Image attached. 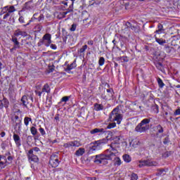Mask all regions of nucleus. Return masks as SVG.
Masks as SVG:
<instances>
[{"label":"nucleus","mask_w":180,"mask_h":180,"mask_svg":"<svg viewBox=\"0 0 180 180\" xmlns=\"http://www.w3.org/2000/svg\"><path fill=\"white\" fill-rule=\"evenodd\" d=\"M117 150L115 149L113 144L109 146V148L105 151V154L96 155L95 156L94 162L96 164H103V165H107L108 164V160H113L114 157H116Z\"/></svg>","instance_id":"f257e3e1"},{"label":"nucleus","mask_w":180,"mask_h":180,"mask_svg":"<svg viewBox=\"0 0 180 180\" xmlns=\"http://www.w3.org/2000/svg\"><path fill=\"white\" fill-rule=\"evenodd\" d=\"M150 119H143L137 126L135 127V131L136 133H146L147 130L150 129Z\"/></svg>","instance_id":"f03ea898"},{"label":"nucleus","mask_w":180,"mask_h":180,"mask_svg":"<svg viewBox=\"0 0 180 180\" xmlns=\"http://www.w3.org/2000/svg\"><path fill=\"white\" fill-rule=\"evenodd\" d=\"M109 119L110 122H117V124H120V123H122L123 117L122 116V114H120V111H119V108H116L114 110H112Z\"/></svg>","instance_id":"7ed1b4c3"},{"label":"nucleus","mask_w":180,"mask_h":180,"mask_svg":"<svg viewBox=\"0 0 180 180\" xmlns=\"http://www.w3.org/2000/svg\"><path fill=\"white\" fill-rule=\"evenodd\" d=\"M0 15H4L3 19L6 20L7 18L11 16V13H13V12H16V8H15L14 6H6L1 8Z\"/></svg>","instance_id":"20e7f679"},{"label":"nucleus","mask_w":180,"mask_h":180,"mask_svg":"<svg viewBox=\"0 0 180 180\" xmlns=\"http://www.w3.org/2000/svg\"><path fill=\"white\" fill-rule=\"evenodd\" d=\"M49 164L52 168H57L60 164L58 156L56 154L51 155L50 157Z\"/></svg>","instance_id":"39448f33"},{"label":"nucleus","mask_w":180,"mask_h":180,"mask_svg":"<svg viewBox=\"0 0 180 180\" xmlns=\"http://www.w3.org/2000/svg\"><path fill=\"white\" fill-rule=\"evenodd\" d=\"M41 43H42V44H44L46 47H49L50 44H51V34H49V33L45 34L41 40Z\"/></svg>","instance_id":"423d86ee"},{"label":"nucleus","mask_w":180,"mask_h":180,"mask_svg":"<svg viewBox=\"0 0 180 180\" xmlns=\"http://www.w3.org/2000/svg\"><path fill=\"white\" fill-rule=\"evenodd\" d=\"M29 162H37L39 161V157L36 153H33V150H30L27 154Z\"/></svg>","instance_id":"0eeeda50"},{"label":"nucleus","mask_w":180,"mask_h":180,"mask_svg":"<svg viewBox=\"0 0 180 180\" xmlns=\"http://www.w3.org/2000/svg\"><path fill=\"white\" fill-rule=\"evenodd\" d=\"M140 164L139 165V167H155L157 165V162L153 161V160H142L139 162Z\"/></svg>","instance_id":"6e6552de"},{"label":"nucleus","mask_w":180,"mask_h":180,"mask_svg":"<svg viewBox=\"0 0 180 180\" xmlns=\"http://www.w3.org/2000/svg\"><path fill=\"white\" fill-rule=\"evenodd\" d=\"M81 141H72L63 144L65 148H70V147H81Z\"/></svg>","instance_id":"1a4fd4ad"},{"label":"nucleus","mask_w":180,"mask_h":180,"mask_svg":"<svg viewBox=\"0 0 180 180\" xmlns=\"http://www.w3.org/2000/svg\"><path fill=\"white\" fill-rule=\"evenodd\" d=\"M4 108H6V109L9 108V101L6 98L0 100V109H3Z\"/></svg>","instance_id":"9d476101"},{"label":"nucleus","mask_w":180,"mask_h":180,"mask_svg":"<svg viewBox=\"0 0 180 180\" xmlns=\"http://www.w3.org/2000/svg\"><path fill=\"white\" fill-rule=\"evenodd\" d=\"M105 131H106L103 128H95L90 131V134H103V133H105Z\"/></svg>","instance_id":"9b49d317"},{"label":"nucleus","mask_w":180,"mask_h":180,"mask_svg":"<svg viewBox=\"0 0 180 180\" xmlns=\"http://www.w3.org/2000/svg\"><path fill=\"white\" fill-rule=\"evenodd\" d=\"M108 141H109L108 139H103L96 141L95 142V144L96 146H97V147H100V146H103V144H106Z\"/></svg>","instance_id":"f8f14e48"},{"label":"nucleus","mask_w":180,"mask_h":180,"mask_svg":"<svg viewBox=\"0 0 180 180\" xmlns=\"http://www.w3.org/2000/svg\"><path fill=\"white\" fill-rule=\"evenodd\" d=\"M13 139L16 144V146H18V147L20 146V137L19 136V135L16 134H13Z\"/></svg>","instance_id":"ddd939ff"},{"label":"nucleus","mask_w":180,"mask_h":180,"mask_svg":"<svg viewBox=\"0 0 180 180\" xmlns=\"http://www.w3.org/2000/svg\"><path fill=\"white\" fill-rule=\"evenodd\" d=\"M84 154H85V148H79L75 153V155H77V157H81L82 155H84Z\"/></svg>","instance_id":"4468645a"},{"label":"nucleus","mask_w":180,"mask_h":180,"mask_svg":"<svg viewBox=\"0 0 180 180\" xmlns=\"http://www.w3.org/2000/svg\"><path fill=\"white\" fill-rule=\"evenodd\" d=\"M15 35L17 37L18 36H23L24 37H26V36H27V32H26L25 31H22V30H20V29H18L15 32Z\"/></svg>","instance_id":"2eb2a0df"},{"label":"nucleus","mask_w":180,"mask_h":180,"mask_svg":"<svg viewBox=\"0 0 180 180\" xmlns=\"http://www.w3.org/2000/svg\"><path fill=\"white\" fill-rule=\"evenodd\" d=\"M21 101L22 103L23 106H25V108H27V105H29V103H30L29 98L26 96H23L22 97Z\"/></svg>","instance_id":"dca6fc26"},{"label":"nucleus","mask_w":180,"mask_h":180,"mask_svg":"<svg viewBox=\"0 0 180 180\" xmlns=\"http://www.w3.org/2000/svg\"><path fill=\"white\" fill-rule=\"evenodd\" d=\"M155 41L158 43L160 46H164L165 43H167V41L162 38H158L157 35L154 36Z\"/></svg>","instance_id":"f3484780"},{"label":"nucleus","mask_w":180,"mask_h":180,"mask_svg":"<svg viewBox=\"0 0 180 180\" xmlns=\"http://www.w3.org/2000/svg\"><path fill=\"white\" fill-rule=\"evenodd\" d=\"M77 68V63L75 61L72 62L70 65H68L65 71H71L74 68Z\"/></svg>","instance_id":"a211bd4d"},{"label":"nucleus","mask_w":180,"mask_h":180,"mask_svg":"<svg viewBox=\"0 0 180 180\" xmlns=\"http://www.w3.org/2000/svg\"><path fill=\"white\" fill-rule=\"evenodd\" d=\"M6 167V159L0 155V168H5Z\"/></svg>","instance_id":"6ab92c4d"},{"label":"nucleus","mask_w":180,"mask_h":180,"mask_svg":"<svg viewBox=\"0 0 180 180\" xmlns=\"http://www.w3.org/2000/svg\"><path fill=\"white\" fill-rule=\"evenodd\" d=\"M155 33H157L158 34H161V33H164V26H162V24L158 25V30L155 32Z\"/></svg>","instance_id":"aec40b11"},{"label":"nucleus","mask_w":180,"mask_h":180,"mask_svg":"<svg viewBox=\"0 0 180 180\" xmlns=\"http://www.w3.org/2000/svg\"><path fill=\"white\" fill-rule=\"evenodd\" d=\"M114 165L115 167H119V166L122 165V160H120V158L115 157L114 158Z\"/></svg>","instance_id":"412c9836"},{"label":"nucleus","mask_w":180,"mask_h":180,"mask_svg":"<svg viewBox=\"0 0 180 180\" xmlns=\"http://www.w3.org/2000/svg\"><path fill=\"white\" fill-rule=\"evenodd\" d=\"M11 40H12L13 43H14V47L20 49V43H19V41H18V38L13 37Z\"/></svg>","instance_id":"4be33fe9"},{"label":"nucleus","mask_w":180,"mask_h":180,"mask_svg":"<svg viewBox=\"0 0 180 180\" xmlns=\"http://www.w3.org/2000/svg\"><path fill=\"white\" fill-rule=\"evenodd\" d=\"M94 109H95L97 112H99V110H103V105H102V104H98V103H95V104H94Z\"/></svg>","instance_id":"5701e85b"},{"label":"nucleus","mask_w":180,"mask_h":180,"mask_svg":"<svg viewBox=\"0 0 180 180\" xmlns=\"http://www.w3.org/2000/svg\"><path fill=\"white\" fill-rule=\"evenodd\" d=\"M122 158H123L124 162H131V157H130L128 154L123 155Z\"/></svg>","instance_id":"b1692460"},{"label":"nucleus","mask_w":180,"mask_h":180,"mask_svg":"<svg viewBox=\"0 0 180 180\" xmlns=\"http://www.w3.org/2000/svg\"><path fill=\"white\" fill-rule=\"evenodd\" d=\"M42 94H44V92H46V94H49L50 92V86H49V84H44V86H43L42 89H41Z\"/></svg>","instance_id":"393cba45"},{"label":"nucleus","mask_w":180,"mask_h":180,"mask_svg":"<svg viewBox=\"0 0 180 180\" xmlns=\"http://www.w3.org/2000/svg\"><path fill=\"white\" fill-rule=\"evenodd\" d=\"M30 122H32V119L29 117H25L24 118V124L27 127V126H29V123H30Z\"/></svg>","instance_id":"a878e982"},{"label":"nucleus","mask_w":180,"mask_h":180,"mask_svg":"<svg viewBox=\"0 0 180 180\" xmlns=\"http://www.w3.org/2000/svg\"><path fill=\"white\" fill-rule=\"evenodd\" d=\"M30 132L32 134V136H37V134L38 133L37 132V129H36V127H32L30 128Z\"/></svg>","instance_id":"bb28decb"},{"label":"nucleus","mask_w":180,"mask_h":180,"mask_svg":"<svg viewBox=\"0 0 180 180\" xmlns=\"http://www.w3.org/2000/svg\"><path fill=\"white\" fill-rule=\"evenodd\" d=\"M155 65L158 70H159L160 71H164V66L162 65V63H157Z\"/></svg>","instance_id":"cd10ccee"},{"label":"nucleus","mask_w":180,"mask_h":180,"mask_svg":"<svg viewBox=\"0 0 180 180\" xmlns=\"http://www.w3.org/2000/svg\"><path fill=\"white\" fill-rule=\"evenodd\" d=\"M73 11H74V7H72L71 6H70L67 11H65L63 13V16H65V15H68V13H70V12H72Z\"/></svg>","instance_id":"c85d7f7f"},{"label":"nucleus","mask_w":180,"mask_h":180,"mask_svg":"<svg viewBox=\"0 0 180 180\" xmlns=\"http://www.w3.org/2000/svg\"><path fill=\"white\" fill-rule=\"evenodd\" d=\"M156 130H157L158 133H164V129L160 124L156 126Z\"/></svg>","instance_id":"c756f323"},{"label":"nucleus","mask_w":180,"mask_h":180,"mask_svg":"<svg viewBox=\"0 0 180 180\" xmlns=\"http://www.w3.org/2000/svg\"><path fill=\"white\" fill-rule=\"evenodd\" d=\"M158 83L160 86V88H164V86L165 85L164 82H162V79L161 78H158Z\"/></svg>","instance_id":"7c9ffc66"},{"label":"nucleus","mask_w":180,"mask_h":180,"mask_svg":"<svg viewBox=\"0 0 180 180\" xmlns=\"http://www.w3.org/2000/svg\"><path fill=\"white\" fill-rule=\"evenodd\" d=\"M157 175L158 176H161V175H165V170L164 169H159L158 173H157Z\"/></svg>","instance_id":"2f4dec72"},{"label":"nucleus","mask_w":180,"mask_h":180,"mask_svg":"<svg viewBox=\"0 0 180 180\" xmlns=\"http://www.w3.org/2000/svg\"><path fill=\"white\" fill-rule=\"evenodd\" d=\"M117 60H122L124 63H127L129 61V58L127 56H122L117 58Z\"/></svg>","instance_id":"473e14b6"},{"label":"nucleus","mask_w":180,"mask_h":180,"mask_svg":"<svg viewBox=\"0 0 180 180\" xmlns=\"http://www.w3.org/2000/svg\"><path fill=\"white\" fill-rule=\"evenodd\" d=\"M98 64L101 66L103 65V64H105V58L101 57L98 60Z\"/></svg>","instance_id":"72a5a7b5"},{"label":"nucleus","mask_w":180,"mask_h":180,"mask_svg":"<svg viewBox=\"0 0 180 180\" xmlns=\"http://www.w3.org/2000/svg\"><path fill=\"white\" fill-rule=\"evenodd\" d=\"M86 49H88V46L87 45H84L83 46L79 51V52L80 53H85V50H86Z\"/></svg>","instance_id":"f704fd0d"},{"label":"nucleus","mask_w":180,"mask_h":180,"mask_svg":"<svg viewBox=\"0 0 180 180\" xmlns=\"http://www.w3.org/2000/svg\"><path fill=\"white\" fill-rule=\"evenodd\" d=\"M172 153L171 152H165V153L162 154V157L164 158H168L169 155H171Z\"/></svg>","instance_id":"c9c22d12"},{"label":"nucleus","mask_w":180,"mask_h":180,"mask_svg":"<svg viewBox=\"0 0 180 180\" xmlns=\"http://www.w3.org/2000/svg\"><path fill=\"white\" fill-rule=\"evenodd\" d=\"M70 101V97L64 96L61 98V102H68Z\"/></svg>","instance_id":"e433bc0d"},{"label":"nucleus","mask_w":180,"mask_h":180,"mask_svg":"<svg viewBox=\"0 0 180 180\" xmlns=\"http://www.w3.org/2000/svg\"><path fill=\"white\" fill-rule=\"evenodd\" d=\"M113 127H116V123L115 122L110 123L108 126V129H113Z\"/></svg>","instance_id":"4c0bfd02"},{"label":"nucleus","mask_w":180,"mask_h":180,"mask_svg":"<svg viewBox=\"0 0 180 180\" xmlns=\"http://www.w3.org/2000/svg\"><path fill=\"white\" fill-rule=\"evenodd\" d=\"M39 131L41 133V136H45L46 131H44V129H43L42 127H40L39 129Z\"/></svg>","instance_id":"58836bf2"},{"label":"nucleus","mask_w":180,"mask_h":180,"mask_svg":"<svg viewBox=\"0 0 180 180\" xmlns=\"http://www.w3.org/2000/svg\"><path fill=\"white\" fill-rule=\"evenodd\" d=\"M137 174L133 173L131 176V180H137L138 179Z\"/></svg>","instance_id":"ea45409f"},{"label":"nucleus","mask_w":180,"mask_h":180,"mask_svg":"<svg viewBox=\"0 0 180 180\" xmlns=\"http://www.w3.org/2000/svg\"><path fill=\"white\" fill-rule=\"evenodd\" d=\"M174 116H179L180 115V108L176 109L175 112H174Z\"/></svg>","instance_id":"a19ab883"},{"label":"nucleus","mask_w":180,"mask_h":180,"mask_svg":"<svg viewBox=\"0 0 180 180\" xmlns=\"http://www.w3.org/2000/svg\"><path fill=\"white\" fill-rule=\"evenodd\" d=\"M76 29H77V25L76 24H72V27L70 28V31L71 32H75Z\"/></svg>","instance_id":"79ce46f5"},{"label":"nucleus","mask_w":180,"mask_h":180,"mask_svg":"<svg viewBox=\"0 0 180 180\" xmlns=\"http://www.w3.org/2000/svg\"><path fill=\"white\" fill-rule=\"evenodd\" d=\"M20 23H25V18L23 16L20 15L18 19Z\"/></svg>","instance_id":"37998d69"},{"label":"nucleus","mask_w":180,"mask_h":180,"mask_svg":"<svg viewBox=\"0 0 180 180\" xmlns=\"http://www.w3.org/2000/svg\"><path fill=\"white\" fill-rule=\"evenodd\" d=\"M39 22H41V20H44V15L43 14H41L38 18Z\"/></svg>","instance_id":"c03bdc74"},{"label":"nucleus","mask_w":180,"mask_h":180,"mask_svg":"<svg viewBox=\"0 0 180 180\" xmlns=\"http://www.w3.org/2000/svg\"><path fill=\"white\" fill-rule=\"evenodd\" d=\"M169 143V138L166 137L163 141V144H168Z\"/></svg>","instance_id":"a18cd8bd"},{"label":"nucleus","mask_w":180,"mask_h":180,"mask_svg":"<svg viewBox=\"0 0 180 180\" xmlns=\"http://www.w3.org/2000/svg\"><path fill=\"white\" fill-rule=\"evenodd\" d=\"M30 150H33V153H39V151H40V148H37V147H35L32 149H30Z\"/></svg>","instance_id":"49530a36"},{"label":"nucleus","mask_w":180,"mask_h":180,"mask_svg":"<svg viewBox=\"0 0 180 180\" xmlns=\"http://www.w3.org/2000/svg\"><path fill=\"white\" fill-rule=\"evenodd\" d=\"M49 46H51V49L53 50H56L57 49V46L56 44H51Z\"/></svg>","instance_id":"de8ad7c7"},{"label":"nucleus","mask_w":180,"mask_h":180,"mask_svg":"<svg viewBox=\"0 0 180 180\" xmlns=\"http://www.w3.org/2000/svg\"><path fill=\"white\" fill-rule=\"evenodd\" d=\"M35 94L36 95H38V96H39V98L41 96V94H43L42 91H35Z\"/></svg>","instance_id":"09e8293b"},{"label":"nucleus","mask_w":180,"mask_h":180,"mask_svg":"<svg viewBox=\"0 0 180 180\" xmlns=\"http://www.w3.org/2000/svg\"><path fill=\"white\" fill-rule=\"evenodd\" d=\"M13 120L14 122H18V120H19V116L15 115L14 117H13Z\"/></svg>","instance_id":"8fccbe9b"},{"label":"nucleus","mask_w":180,"mask_h":180,"mask_svg":"<svg viewBox=\"0 0 180 180\" xmlns=\"http://www.w3.org/2000/svg\"><path fill=\"white\" fill-rule=\"evenodd\" d=\"M87 44H89V46H94V41L89 40L88 41Z\"/></svg>","instance_id":"3c124183"},{"label":"nucleus","mask_w":180,"mask_h":180,"mask_svg":"<svg viewBox=\"0 0 180 180\" xmlns=\"http://www.w3.org/2000/svg\"><path fill=\"white\" fill-rule=\"evenodd\" d=\"M0 136H1V137H5V136H6V133H5V131H2V132L0 134Z\"/></svg>","instance_id":"603ef678"},{"label":"nucleus","mask_w":180,"mask_h":180,"mask_svg":"<svg viewBox=\"0 0 180 180\" xmlns=\"http://www.w3.org/2000/svg\"><path fill=\"white\" fill-rule=\"evenodd\" d=\"M37 27L38 29V32H40V30H41L43 29V27L41 25H37Z\"/></svg>","instance_id":"864d4df0"},{"label":"nucleus","mask_w":180,"mask_h":180,"mask_svg":"<svg viewBox=\"0 0 180 180\" xmlns=\"http://www.w3.org/2000/svg\"><path fill=\"white\" fill-rule=\"evenodd\" d=\"M16 49H18V48L15 46H13L12 49H10L11 53H13V50H16Z\"/></svg>","instance_id":"5fc2aeb1"},{"label":"nucleus","mask_w":180,"mask_h":180,"mask_svg":"<svg viewBox=\"0 0 180 180\" xmlns=\"http://www.w3.org/2000/svg\"><path fill=\"white\" fill-rule=\"evenodd\" d=\"M30 23H32V20H30L29 22H27L26 25H24V27H26V26H29V25H30Z\"/></svg>","instance_id":"6e6d98bb"},{"label":"nucleus","mask_w":180,"mask_h":180,"mask_svg":"<svg viewBox=\"0 0 180 180\" xmlns=\"http://www.w3.org/2000/svg\"><path fill=\"white\" fill-rule=\"evenodd\" d=\"M8 161H12L13 160V158H12V156H8Z\"/></svg>","instance_id":"4d7b16f0"},{"label":"nucleus","mask_w":180,"mask_h":180,"mask_svg":"<svg viewBox=\"0 0 180 180\" xmlns=\"http://www.w3.org/2000/svg\"><path fill=\"white\" fill-rule=\"evenodd\" d=\"M53 71H54V68H49V72H53Z\"/></svg>","instance_id":"13d9d810"},{"label":"nucleus","mask_w":180,"mask_h":180,"mask_svg":"<svg viewBox=\"0 0 180 180\" xmlns=\"http://www.w3.org/2000/svg\"><path fill=\"white\" fill-rule=\"evenodd\" d=\"M112 43L114 44V47H115L116 46V39H113Z\"/></svg>","instance_id":"bf43d9fd"},{"label":"nucleus","mask_w":180,"mask_h":180,"mask_svg":"<svg viewBox=\"0 0 180 180\" xmlns=\"http://www.w3.org/2000/svg\"><path fill=\"white\" fill-rule=\"evenodd\" d=\"M72 1V5L70 6L72 8H74V2H75V0H71Z\"/></svg>","instance_id":"052dcab7"},{"label":"nucleus","mask_w":180,"mask_h":180,"mask_svg":"<svg viewBox=\"0 0 180 180\" xmlns=\"http://www.w3.org/2000/svg\"><path fill=\"white\" fill-rule=\"evenodd\" d=\"M155 109H156V113H158V105L155 106Z\"/></svg>","instance_id":"680f3d73"},{"label":"nucleus","mask_w":180,"mask_h":180,"mask_svg":"<svg viewBox=\"0 0 180 180\" xmlns=\"http://www.w3.org/2000/svg\"><path fill=\"white\" fill-rule=\"evenodd\" d=\"M107 92L108 94H111V96H112V90L111 89H107Z\"/></svg>","instance_id":"e2e57ef3"},{"label":"nucleus","mask_w":180,"mask_h":180,"mask_svg":"<svg viewBox=\"0 0 180 180\" xmlns=\"http://www.w3.org/2000/svg\"><path fill=\"white\" fill-rule=\"evenodd\" d=\"M55 119H56V120H58V119H59L58 116H56Z\"/></svg>","instance_id":"0e129e2a"},{"label":"nucleus","mask_w":180,"mask_h":180,"mask_svg":"<svg viewBox=\"0 0 180 180\" xmlns=\"http://www.w3.org/2000/svg\"><path fill=\"white\" fill-rule=\"evenodd\" d=\"M30 99L32 102H33V97H30Z\"/></svg>","instance_id":"69168bd1"},{"label":"nucleus","mask_w":180,"mask_h":180,"mask_svg":"<svg viewBox=\"0 0 180 180\" xmlns=\"http://www.w3.org/2000/svg\"><path fill=\"white\" fill-rule=\"evenodd\" d=\"M176 88H180V84L176 85Z\"/></svg>","instance_id":"338daca9"},{"label":"nucleus","mask_w":180,"mask_h":180,"mask_svg":"<svg viewBox=\"0 0 180 180\" xmlns=\"http://www.w3.org/2000/svg\"><path fill=\"white\" fill-rule=\"evenodd\" d=\"M119 65L117 63H115V67H117Z\"/></svg>","instance_id":"774afa93"}]
</instances>
